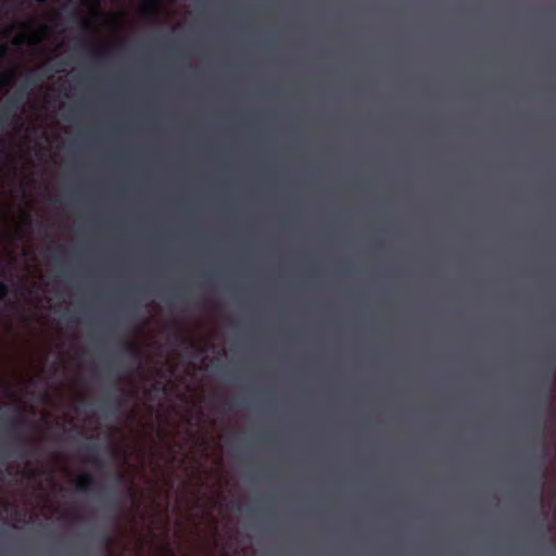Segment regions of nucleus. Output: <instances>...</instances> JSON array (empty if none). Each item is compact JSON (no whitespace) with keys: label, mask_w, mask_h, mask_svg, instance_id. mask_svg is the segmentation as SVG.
<instances>
[{"label":"nucleus","mask_w":556,"mask_h":556,"mask_svg":"<svg viewBox=\"0 0 556 556\" xmlns=\"http://www.w3.org/2000/svg\"><path fill=\"white\" fill-rule=\"evenodd\" d=\"M178 340L180 341V343L185 344L187 343V339L186 338H182V337H178Z\"/></svg>","instance_id":"nucleus-26"},{"label":"nucleus","mask_w":556,"mask_h":556,"mask_svg":"<svg viewBox=\"0 0 556 556\" xmlns=\"http://www.w3.org/2000/svg\"><path fill=\"white\" fill-rule=\"evenodd\" d=\"M105 507L108 508V510L113 511L116 515L121 510V504L118 503V501L115 497L114 498H106L105 500Z\"/></svg>","instance_id":"nucleus-9"},{"label":"nucleus","mask_w":556,"mask_h":556,"mask_svg":"<svg viewBox=\"0 0 556 556\" xmlns=\"http://www.w3.org/2000/svg\"><path fill=\"white\" fill-rule=\"evenodd\" d=\"M38 3H45L47 2L48 0H36Z\"/></svg>","instance_id":"nucleus-31"},{"label":"nucleus","mask_w":556,"mask_h":556,"mask_svg":"<svg viewBox=\"0 0 556 556\" xmlns=\"http://www.w3.org/2000/svg\"><path fill=\"white\" fill-rule=\"evenodd\" d=\"M532 428L539 430V427L536 425H533Z\"/></svg>","instance_id":"nucleus-34"},{"label":"nucleus","mask_w":556,"mask_h":556,"mask_svg":"<svg viewBox=\"0 0 556 556\" xmlns=\"http://www.w3.org/2000/svg\"><path fill=\"white\" fill-rule=\"evenodd\" d=\"M81 26L85 29H90L91 28V21L89 18H83L81 20Z\"/></svg>","instance_id":"nucleus-18"},{"label":"nucleus","mask_w":556,"mask_h":556,"mask_svg":"<svg viewBox=\"0 0 556 556\" xmlns=\"http://www.w3.org/2000/svg\"><path fill=\"white\" fill-rule=\"evenodd\" d=\"M542 405L545 406V407L548 405V399H547L546 394H544V396L542 399Z\"/></svg>","instance_id":"nucleus-22"},{"label":"nucleus","mask_w":556,"mask_h":556,"mask_svg":"<svg viewBox=\"0 0 556 556\" xmlns=\"http://www.w3.org/2000/svg\"><path fill=\"white\" fill-rule=\"evenodd\" d=\"M262 440L267 443H273L275 441V434L274 433H267L262 435Z\"/></svg>","instance_id":"nucleus-17"},{"label":"nucleus","mask_w":556,"mask_h":556,"mask_svg":"<svg viewBox=\"0 0 556 556\" xmlns=\"http://www.w3.org/2000/svg\"><path fill=\"white\" fill-rule=\"evenodd\" d=\"M544 527L546 528V531H547V532H551V531H552V528H551L548 525H546V526H544Z\"/></svg>","instance_id":"nucleus-28"},{"label":"nucleus","mask_w":556,"mask_h":556,"mask_svg":"<svg viewBox=\"0 0 556 556\" xmlns=\"http://www.w3.org/2000/svg\"><path fill=\"white\" fill-rule=\"evenodd\" d=\"M3 480V471L0 469V481Z\"/></svg>","instance_id":"nucleus-30"},{"label":"nucleus","mask_w":556,"mask_h":556,"mask_svg":"<svg viewBox=\"0 0 556 556\" xmlns=\"http://www.w3.org/2000/svg\"><path fill=\"white\" fill-rule=\"evenodd\" d=\"M105 405L113 407L114 409H119L125 404V399L122 394H116L113 396H109L104 400Z\"/></svg>","instance_id":"nucleus-7"},{"label":"nucleus","mask_w":556,"mask_h":556,"mask_svg":"<svg viewBox=\"0 0 556 556\" xmlns=\"http://www.w3.org/2000/svg\"><path fill=\"white\" fill-rule=\"evenodd\" d=\"M115 481L118 483V484H126L128 483V477L126 473H124L123 471H116L115 472Z\"/></svg>","instance_id":"nucleus-12"},{"label":"nucleus","mask_w":556,"mask_h":556,"mask_svg":"<svg viewBox=\"0 0 556 556\" xmlns=\"http://www.w3.org/2000/svg\"><path fill=\"white\" fill-rule=\"evenodd\" d=\"M153 388L157 391L164 390V388H161V383H155Z\"/></svg>","instance_id":"nucleus-24"},{"label":"nucleus","mask_w":556,"mask_h":556,"mask_svg":"<svg viewBox=\"0 0 556 556\" xmlns=\"http://www.w3.org/2000/svg\"><path fill=\"white\" fill-rule=\"evenodd\" d=\"M25 477H27L28 479L35 478V471L34 470H27L25 472Z\"/></svg>","instance_id":"nucleus-20"},{"label":"nucleus","mask_w":556,"mask_h":556,"mask_svg":"<svg viewBox=\"0 0 556 556\" xmlns=\"http://www.w3.org/2000/svg\"><path fill=\"white\" fill-rule=\"evenodd\" d=\"M91 54L93 58L98 59V60H102L108 54V51L105 49H92L91 50Z\"/></svg>","instance_id":"nucleus-13"},{"label":"nucleus","mask_w":556,"mask_h":556,"mask_svg":"<svg viewBox=\"0 0 556 556\" xmlns=\"http://www.w3.org/2000/svg\"><path fill=\"white\" fill-rule=\"evenodd\" d=\"M31 25L30 24H24V27L26 28H29Z\"/></svg>","instance_id":"nucleus-32"},{"label":"nucleus","mask_w":556,"mask_h":556,"mask_svg":"<svg viewBox=\"0 0 556 556\" xmlns=\"http://www.w3.org/2000/svg\"><path fill=\"white\" fill-rule=\"evenodd\" d=\"M112 538L111 535L106 534V533H103L101 536H100V542L102 544V546L105 548V549H109L110 546L112 545Z\"/></svg>","instance_id":"nucleus-11"},{"label":"nucleus","mask_w":556,"mask_h":556,"mask_svg":"<svg viewBox=\"0 0 556 556\" xmlns=\"http://www.w3.org/2000/svg\"><path fill=\"white\" fill-rule=\"evenodd\" d=\"M40 77L35 70H31L27 75L25 83L10 97L5 106L0 112V132L3 130L8 121L13 116V113L20 108L28 96V87L36 85Z\"/></svg>","instance_id":"nucleus-1"},{"label":"nucleus","mask_w":556,"mask_h":556,"mask_svg":"<svg viewBox=\"0 0 556 556\" xmlns=\"http://www.w3.org/2000/svg\"><path fill=\"white\" fill-rule=\"evenodd\" d=\"M123 353L134 359L138 365L141 364L142 354L138 345L130 341L123 342Z\"/></svg>","instance_id":"nucleus-5"},{"label":"nucleus","mask_w":556,"mask_h":556,"mask_svg":"<svg viewBox=\"0 0 556 556\" xmlns=\"http://www.w3.org/2000/svg\"><path fill=\"white\" fill-rule=\"evenodd\" d=\"M154 9H155V4L153 2L144 3L143 7H142V10L146 13H153Z\"/></svg>","instance_id":"nucleus-16"},{"label":"nucleus","mask_w":556,"mask_h":556,"mask_svg":"<svg viewBox=\"0 0 556 556\" xmlns=\"http://www.w3.org/2000/svg\"><path fill=\"white\" fill-rule=\"evenodd\" d=\"M78 12L77 11H74L71 15H70V21H73V22H76L78 20Z\"/></svg>","instance_id":"nucleus-19"},{"label":"nucleus","mask_w":556,"mask_h":556,"mask_svg":"<svg viewBox=\"0 0 556 556\" xmlns=\"http://www.w3.org/2000/svg\"><path fill=\"white\" fill-rule=\"evenodd\" d=\"M15 80V76L12 72L4 73L0 77V81L4 86H11Z\"/></svg>","instance_id":"nucleus-10"},{"label":"nucleus","mask_w":556,"mask_h":556,"mask_svg":"<svg viewBox=\"0 0 556 556\" xmlns=\"http://www.w3.org/2000/svg\"><path fill=\"white\" fill-rule=\"evenodd\" d=\"M132 494H134V490L131 488H128L127 495L132 496Z\"/></svg>","instance_id":"nucleus-27"},{"label":"nucleus","mask_w":556,"mask_h":556,"mask_svg":"<svg viewBox=\"0 0 556 556\" xmlns=\"http://www.w3.org/2000/svg\"><path fill=\"white\" fill-rule=\"evenodd\" d=\"M547 363H548V367L551 369V374L548 375V380L551 381V383L554 384L555 371H556V349L548 354Z\"/></svg>","instance_id":"nucleus-8"},{"label":"nucleus","mask_w":556,"mask_h":556,"mask_svg":"<svg viewBox=\"0 0 556 556\" xmlns=\"http://www.w3.org/2000/svg\"><path fill=\"white\" fill-rule=\"evenodd\" d=\"M9 292V286L3 282V281H0V300H3L7 294Z\"/></svg>","instance_id":"nucleus-14"},{"label":"nucleus","mask_w":556,"mask_h":556,"mask_svg":"<svg viewBox=\"0 0 556 556\" xmlns=\"http://www.w3.org/2000/svg\"><path fill=\"white\" fill-rule=\"evenodd\" d=\"M16 444L18 446H28L30 444L29 440L27 438H25L24 435L22 434H18L17 438H16Z\"/></svg>","instance_id":"nucleus-15"},{"label":"nucleus","mask_w":556,"mask_h":556,"mask_svg":"<svg viewBox=\"0 0 556 556\" xmlns=\"http://www.w3.org/2000/svg\"><path fill=\"white\" fill-rule=\"evenodd\" d=\"M24 41V37H17L14 39L15 45H21Z\"/></svg>","instance_id":"nucleus-23"},{"label":"nucleus","mask_w":556,"mask_h":556,"mask_svg":"<svg viewBox=\"0 0 556 556\" xmlns=\"http://www.w3.org/2000/svg\"><path fill=\"white\" fill-rule=\"evenodd\" d=\"M84 450L87 452L86 460L99 468L105 466V463L100 457V445L97 442L87 443L84 446Z\"/></svg>","instance_id":"nucleus-3"},{"label":"nucleus","mask_w":556,"mask_h":556,"mask_svg":"<svg viewBox=\"0 0 556 556\" xmlns=\"http://www.w3.org/2000/svg\"><path fill=\"white\" fill-rule=\"evenodd\" d=\"M27 220H28V222H30V220H31L30 215H27Z\"/></svg>","instance_id":"nucleus-35"},{"label":"nucleus","mask_w":556,"mask_h":556,"mask_svg":"<svg viewBox=\"0 0 556 556\" xmlns=\"http://www.w3.org/2000/svg\"><path fill=\"white\" fill-rule=\"evenodd\" d=\"M175 298L178 299V300H181V301H185L186 296H185V293L184 292H177L175 294Z\"/></svg>","instance_id":"nucleus-21"},{"label":"nucleus","mask_w":556,"mask_h":556,"mask_svg":"<svg viewBox=\"0 0 556 556\" xmlns=\"http://www.w3.org/2000/svg\"><path fill=\"white\" fill-rule=\"evenodd\" d=\"M4 450L0 446V460H4Z\"/></svg>","instance_id":"nucleus-25"},{"label":"nucleus","mask_w":556,"mask_h":556,"mask_svg":"<svg viewBox=\"0 0 556 556\" xmlns=\"http://www.w3.org/2000/svg\"><path fill=\"white\" fill-rule=\"evenodd\" d=\"M8 428L14 432L20 433L23 429L28 426V420L23 415H16L7 420Z\"/></svg>","instance_id":"nucleus-6"},{"label":"nucleus","mask_w":556,"mask_h":556,"mask_svg":"<svg viewBox=\"0 0 556 556\" xmlns=\"http://www.w3.org/2000/svg\"><path fill=\"white\" fill-rule=\"evenodd\" d=\"M41 29H42V30H47V29H48V26H47V25H45V24H42V25H41Z\"/></svg>","instance_id":"nucleus-29"},{"label":"nucleus","mask_w":556,"mask_h":556,"mask_svg":"<svg viewBox=\"0 0 556 556\" xmlns=\"http://www.w3.org/2000/svg\"><path fill=\"white\" fill-rule=\"evenodd\" d=\"M59 276L63 277V276H65V275H64V273L61 270V271L59 273Z\"/></svg>","instance_id":"nucleus-33"},{"label":"nucleus","mask_w":556,"mask_h":556,"mask_svg":"<svg viewBox=\"0 0 556 556\" xmlns=\"http://www.w3.org/2000/svg\"><path fill=\"white\" fill-rule=\"evenodd\" d=\"M533 473L536 476V482L535 484L533 485V488H531L530 492H529V496L539 505L542 504V485H543V482L546 478V469L544 468V466L542 464L540 465H536L533 467Z\"/></svg>","instance_id":"nucleus-2"},{"label":"nucleus","mask_w":556,"mask_h":556,"mask_svg":"<svg viewBox=\"0 0 556 556\" xmlns=\"http://www.w3.org/2000/svg\"><path fill=\"white\" fill-rule=\"evenodd\" d=\"M96 485V479L93 475L89 472L83 473L75 482L76 491L80 493H87Z\"/></svg>","instance_id":"nucleus-4"}]
</instances>
